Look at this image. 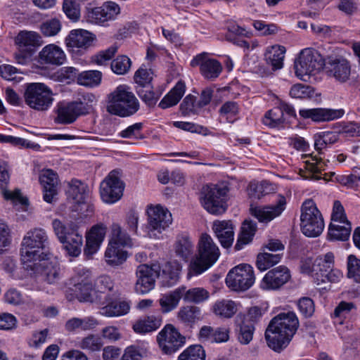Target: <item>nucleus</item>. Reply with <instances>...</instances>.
<instances>
[{"label": "nucleus", "mask_w": 360, "mask_h": 360, "mask_svg": "<svg viewBox=\"0 0 360 360\" xmlns=\"http://www.w3.org/2000/svg\"><path fill=\"white\" fill-rule=\"evenodd\" d=\"M300 326L298 318L293 311L281 312L274 317L265 331L267 345L275 352L285 348Z\"/></svg>", "instance_id": "1"}, {"label": "nucleus", "mask_w": 360, "mask_h": 360, "mask_svg": "<svg viewBox=\"0 0 360 360\" xmlns=\"http://www.w3.org/2000/svg\"><path fill=\"white\" fill-rule=\"evenodd\" d=\"M49 245V237L44 229L34 228L27 231L21 243L20 256L22 265L30 266L33 259L51 256L48 250Z\"/></svg>", "instance_id": "2"}, {"label": "nucleus", "mask_w": 360, "mask_h": 360, "mask_svg": "<svg viewBox=\"0 0 360 360\" xmlns=\"http://www.w3.org/2000/svg\"><path fill=\"white\" fill-rule=\"evenodd\" d=\"M139 103L126 85L118 86L108 96L107 111L120 117H128L136 113Z\"/></svg>", "instance_id": "3"}, {"label": "nucleus", "mask_w": 360, "mask_h": 360, "mask_svg": "<svg viewBox=\"0 0 360 360\" xmlns=\"http://www.w3.org/2000/svg\"><path fill=\"white\" fill-rule=\"evenodd\" d=\"M218 247L207 234H202L198 243V256L189 265L188 275H198L212 266L219 257Z\"/></svg>", "instance_id": "4"}, {"label": "nucleus", "mask_w": 360, "mask_h": 360, "mask_svg": "<svg viewBox=\"0 0 360 360\" xmlns=\"http://www.w3.org/2000/svg\"><path fill=\"white\" fill-rule=\"evenodd\" d=\"M227 193L226 186L207 184L201 189L200 202L210 214L220 215L224 214L228 207Z\"/></svg>", "instance_id": "5"}, {"label": "nucleus", "mask_w": 360, "mask_h": 360, "mask_svg": "<svg viewBox=\"0 0 360 360\" xmlns=\"http://www.w3.org/2000/svg\"><path fill=\"white\" fill-rule=\"evenodd\" d=\"M322 56L314 49L302 50L294 64L295 72L300 79L306 81L305 77L314 75L325 66Z\"/></svg>", "instance_id": "6"}, {"label": "nucleus", "mask_w": 360, "mask_h": 360, "mask_svg": "<svg viewBox=\"0 0 360 360\" xmlns=\"http://www.w3.org/2000/svg\"><path fill=\"white\" fill-rule=\"evenodd\" d=\"M300 220L302 233L308 237L319 236L324 229L322 214L311 199L304 202Z\"/></svg>", "instance_id": "7"}, {"label": "nucleus", "mask_w": 360, "mask_h": 360, "mask_svg": "<svg viewBox=\"0 0 360 360\" xmlns=\"http://www.w3.org/2000/svg\"><path fill=\"white\" fill-rule=\"evenodd\" d=\"M51 90L43 83H30L27 85L24 98L26 104L32 109L46 110L53 98Z\"/></svg>", "instance_id": "8"}, {"label": "nucleus", "mask_w": 360, "mask_h": 360, "mask_svg": "<svg viewBox=\"0 0 360 360\" xmlns=\"http://www.w3.org/2000/svg\"><path fill=\"white\" fill-rule=\"evenodd\" d=\"M51 257L33 259L30 266L22 265L23 268L37 279L53 284L60 278V267L57 262L50 261Z\"/></svg>", "instance_id": "9"}, {"label": "nucleus", "mask_w": 360, "mask_h": 360, "mask_svg": "<svg viewBox=\"0 0 360 360\" xmlns=\"http://www.w3.org/2000/svg\"><path fill=\"white\" fill-rule=\"evenodd\" d=\"M255 276L252 266L242 264L231 269L226 278V285L235 291H245L255 283Z\"/></svg>", "instance_id": "10"}, {"label": "nucleus", "mask_w": 360, "mask_h": 360, "mask_svg": "<svg viewBox=\"0 0 360 360\" xmlns=\"http://www.w3.org/2000/svg\"><path fill=\"white\" fill-rule=\"evenodd\" d=\"M160 267L158 264H139L136 269V282L134 290L136 293L144 295L155 287V279L159 276Z\"/></svg>", "instance_id": "11"}, {"label": "nucleus", "mask_w": 360, "mask_h": 360, "mask_svg": "<svg viewBox=\"0 0 360 360\" xmlns=\"http://www.w3.org/2000/svg\"><path fill=\"white\" fill-rule=\"evenodd\" d=\"M124 188V184L121 180L120 172L112 170L101 184V197L107 203H114L121 198Z\"/></svg>", "instance_id": "12"}, {"label": "nucleus", "mask_w": 360, "mask_h": 360, "mask_svg": "<svg viewBox=\"0 0 360 360\" xmlns=\"http://www.w3.org/2000/svg\"><path fill=\"white\" fill-rule=\"evenodd\" d=\"M185 337L172 324H167L158 333L157 341L162 352L170 355L185 343Z\"/></svg>", "instance_id": "13"}, {"label": "nucleus", "mask_w": 360, "mask_h": 360, "mask_svg": "<svg viewBox=\"0 0 360 360\" xmlns=\"http://www.w3.org/2000/svg\"><path fill=\"white\" fill-rule=\"evenodd\" d=\"M326 75L340 84L347 83L351 77V65L343 56H328L325 62Z\"/></svg>", "instance_id": "14"}, {"label": "nucleus", "mask_w": 360, "mask_h": 360, "mask_svg": "<svg viewBox=\"0 0 360 360\" xmlns=\"http://www.w3.org/2000/svg\"><path fill=\"white\" fill-rule=\"evenodd\" d=\"M146 212L150 231H156L160 233L167 229L172 222L170 212L160 205L148 206Z\"/></svg>", "instance_id": "15"}, {"label": "nucleus", "mask_w": 360, "mask_h": 360, "mask_svg": "<svg viewBox=\"0 0 360 360\" xmlns=\"http://www.w3.org/2000/svg\"><path fill=\"white\" fill-rule=\"evenodd\" d=\"M120 12V8L118 4L108 1L98 7L87 8L86 18L89 22L101 25L115 19Z\"/></svg>", "instance_id": "16"}, {"label": "nucleus", "mask_w": 360, "mask_h": 360, "mask_svg": "<svg viewBox=\"0 0 360 360\" xmlns=\"http://www.w3.org/2000/svg\"><path fill=\"white\" fill-rule=\"evenodd\" d=\"M286 198L283 195H277L275 203L268 206L251 207V214L260 222L267 223L279 217L286 207Z\"/></svg>", "instance_id": "17"}, {"label": "nucleus", "mask_w": 360, "mask_h": 360, "mask_svg": "<svg viewBox=\"0 0 360 360\" xmlns=\"http://www.w3.org/2000/svg\"><path fill=\"white\" fill-rule=\"evenodd\" d=\"M192 67L199 66L202 76L208 80L217 79L222 72L221 64L216 59L210 58L206 53L197 55L191 61Z\"/></svg>", "instance_id": "18"}, {"label": "nucleus", "mask_w": 360, "mask_h": 360, "mask_svg": "<svg viewBox=\"0 0 360 360\" xmlns=\"http://www.w3.org/2000/svg\"><path fill=\"white\" fill-rule=\"evenodd\" d=\"M89 107L82 105L77 101L70 102L67 104H60L58 106L56 122L60 124H71L79 116L88 114Z\"/></svg>", "instance_id": "19"}, {"label": "nucleus", "mask_w": 360, "mask_h": 360, "mask_svg": "<svg viewBox=\"0 0 360 360\" xmlns=\"http://www.w3.org/2000/svg\"><path fill=\"white\" fill-rule=\"evenodd\" d=\"M290 278L288 269L285 266H279L265 274L260 286L264 290H276L287 283Z\"/></svg>", "instance_id": "20"}, {"label": "nucleus", "mask_w": 360, "mask_h": 360, "mask_svg": "<svg viewBox=\"0 0 360 360\" xmlns=\"http://www.w3.org/2000/svg\"><path fill=\"white\" fill-rule=\"evenodd\" d=\"M118 296H111L106 295L102 297L103 303L98 304L103 307L100 309V314L105 316H120L127 314L130 309L129 304L126 301L115 302L113 300Z\"/></svg>", "instance_id": "21"}, {"label": "nucleus", "mask_w": 360, "mask_h": 360, "mask_svg": "<svg viewBox=\"0 0 360 360\" xmlns=\"http://www.w3.org/2000/svg\"><path fill=\"white\" fill-rule=\"evenodd\" d=\"M39 181L43 187L44 200L52 202L58 193V176L52 169H44L39 176Z\"/></svg>", "instance_id": "22"}, {"label": "nucleus", "mask_w": 360, "mask_h": 360, "mask_svg": "<svg viewBox=\"0 0 360 360\" xmlns=\"http://www.w3.org/2000/svg\"><path fill=\"white\" fill-rule=\"evenodd\" d=\"M94 35L84 30H73L65 38V44L72 51L75 49H86L91 46Z\"/></svg>", "instance_id": "23"}, {"label": "nucleus", "mask_w": 360, "mask_h": 360, "mask_svg": "<svg viewBox=\"0 0 360 360\" xmlns=\"http://www.w3.org/2000/svg\"><path fill=\"white\" fill-rule=\"evenodd\" d=\"M300 115L304 119H311L314 122H328L341 117L344 110L327 108L302 109Z\"/></svg>", "instance_id": "24"}, {"label": "nucleus", "mask_w": 360, "mask_h": 360, "mask_svg": "<svg viewBox=\"0 0 360 360\" xmlns=\"http://www.w3.org/2000/svg\"><path fill=\"white\" fill-rule=\"evenodd\" d=\"M234 227L230 220H215L212 224V230L222 247L230 248L234 239Z\"/></svg>", "instance_id": "25"}, {"label": "nucleus", "mask_w": 360, "mask_h": 360, "mask_svg": "<svg viewBox=\"0 0 360 360\" xmlns=\"http://www.w3.org/2000/svg\"><path fill=\"white\" fill-rule=\"evenodd\" d=\"M106 226L102 224L92 226L86 236V245L84 250L86 255L91 256L98 251L104 240Z\"/></svg>", "instance_id": "26"}, {"label": "nucleus", "mask_w": 360, "mask_h": 360, "mask_svg": "<svg viewBox=\"0 0 360 360\" xmlns=\"http://www.w3.org/2000/svg\"><path fill=\"white\" fill-rule=\"evenodd\" d=\"M41 63L59 66L66 60V56L58 46L51 44L45 46L39 53Z\"/></svg>", "instance_id": "27"}, {"label": "nucleus", "mask_w": 360, "mask_h": 360, "mask_svg": "<svg viewBox=\"0 0 360 360\" xmlns=\"http://www.w3.org/2000/svg\"><path fill=\"white\" fill-rule=\"evenodd\" d=\"M173 250L176 257L188 262L195 251L194 242L188 234H179L174 241Z\"/></svg>", "instance_id": "28"}, {"label": "nucleus", "mask_w": 360, "mask_h": 360, "mask_svg": "<svg viewBox=\"0 0 360 360\" xmlns=\"http://www.w3.org/2000/svg\"><path fill=\"white\" fill-rule=\"evenodd\" d=\"M9 174L6 169L0 167V192L6 200H12L14 203H19L26 206L28 200L22 196L19 190L10 191L7 190V185L9 181Z\"/></svg>", "instance_id": "29"}, {"label": "nucleus", "mask_w": 360, "mask_h": 360, "mask_svg": "<svg viewBox=\"0 0 360 360\" xmlns=\"http://www.w3.org/2000/svg\"><path fill=\"white\" fill-rule=\"evenodd\" d=\"M126 248L108 243L104 254L105 263L112 267L123 264L129 257Z\"/></svg>", "instance_id": "30"}, {"label": "nucleus", "mask_w": 360, "mask_h": 360, "mask_svg": "<svg viewBox=\"0 0 360 360\" xmlns=\"http://www.w3.org/2000/svg\"><path fill=\"white\" fill-rule=\"evenodd\" d=\"M285 51V48L280 45H274L266 49L264 54L265 60L273 71L283 68Z\"/></svg>", "instance_id": "31"}, {"label": "nucleus", "mask_w": 360, "mask_h": 360, "mask_svg": "<svg viewBox=\"0 0 360 360\" xmlns=\"http://www.w3.org/2000/svg\"><path fill=\"white\" fill-rule=\"evenodd\" d=\"M76 297L80 302L103 303L101 295H96L92 283H76L74 285Z\"/></svg>", "instance_id": "32"}, {"label": "nucleus", "mask_w": 360, "mask_h": 360, "mask_svg": "<svg viewBox=\"0 0 360 360\" xmlns=\"http://www.w3.org/2000/svg\"><path fill=\"white\" fill-rule=\"evenodd\" d=\"M94 289L96 295L104 297L106 295L118 296L119 293L115 288L113 280L108 275H101L94 281Z\"/></svg>", "instance_id": "33"}, {"label": "nucleus", "mask_w": 360, "mask_h": 360, "mask_svg": "<svg viewBox=\"0 0 360 360\" xmlns=\"http://www.w3.org/2000/svg\"><path fill=\"white\" fill-rule=\"evenodd\" d=\"M67 193L68 197L72 198L77 204H85L89 196L87 186L77 179H72L69 183V188Z\"/></svg>", "instance_id": "34"}, {"label": "nucleus", "mask_w": 360, "mask_h": 360, "mask_svg": "<svg viewBox=\"0 0 360 360\" xmlns=\"http://www.w3.org/2000/svg\"><path fill=\"white\" fill-rule=\"evenodd\" d=\"M185 289V287L178 288L169 293L161 296L159 302L162 312H169L177 307L179 300L183 297Z\"/></svg>", "instance_id": "35"}, {"label": "nucleus", "mask_w": 360, "mask_h": 360, "mask_svg": "<svg viewBox=\"0 0 360 360\" xmlns=\"http://www.w3.org/2000/svg\"><path fill=\"white\" fill-rule=\"evenodd\" d=\"M185 91L184 82H178L170 91L163 97L159 103V107L165 109L176 105L184 96Z\"/></svg>", "instance_id": "36"}, {"label": "nucleus", "mask_w": 360, "mask_h": 360, "mask_svg": "<svg viewBox=\"0 0 360 360\" xmlns=\"http://www.w3.org/2000/svg\"><path fill=\"white\" fill-rule=\"evenodd\" d=\"M352 226L349 221L330 223L328 228V238L330 240H347L351 233Z\"/></svg>", "instance_id": "37"}, {"label": "nucleus", "mask_w": 360, "mask_h": 360, "mask_svg": "<svg viewBox=\"0 0 360 360\" xmlns=\"http://www.w3.org/2000/svg\"><path fill=\"white\" fill-rule=\"evenodd\" d=\"M255 326L252 323L238 317L236 326V333L238 341L243 345L249 344L253 338Z\"/></svg>", "instance_id": "38"}, {"label": "nucleus", "mask_w": 360, "mask_h": 360, "mask_svg": "<svg viewBox=\"0 0 360 360\" xmlns=\"http://www.w3.org/2000/svg\"><path fill=\"white\" fill-rule=\"evenodd\" d=\"M306 172H303L302 176L305 179L319 180L322 177L319 175L321 171L325 170L326 164L322 160L321 158L315 157L311 159V161L307 160L305 162ZM302 172V171H301Z\"/></svg>", "instance_id": "39"}, {"label": "nucleus", "mask_w": 360, "mask_h": 360, "mask_svg": "<svg viewBox=\"0 0 360 360\" xmlns=\"http://www.w3.org/2000/svg\"><path fill=\"white\" fill-rule=\"evenodd\" d=\"M15 44L19 47H36L42 44L43 41L40 34L33 31H20L15 39Z\"/></svg>", "instance_id": "40"}, {"label": "nucleus", "mask_w": 360, "mask_h": 360, "mask_svg": "<svg viewBox=\"0 0 360 360\" xmlns=\"http://www.w3.org/2000/svg\"><path fill=\"white\" fill-rule=\"evenodd\" d=\"M257 231L256 223L245 220L242 224L240 233L235 245V249L237 250H241L244 245L250 243L255 234Z\"/></svg>", "instance_id": "41"}, {"label": "nucleus", "mask_w": 360, "mask_h": 360, "mask_svg": "<svg viewBox=\"0 0 360 360\" xmlns=\"http://www.w3.org/2000/svg\"><path fill=\"white\" fill-rule=\"evenodd\" d=\"M108 243L124 248H131L133 245L131 238L118 224L111 226V236Z\"/></svg>", "instance_id": "42"}, {"label": "nucleus", "mask_w": 360, "mask_h": 360, "mask_svg": "<svg viewBox=\"0 0 360 360\" xmlns=\"http://www.w3.org/2000/svg\"><path fill=\"white\" fill-rule=\"evenodd\" d=\"M60 242L69 255L77 257L81 253L83 238L78 231L72 232L70 236Z\"/></svg>", "instance_id": "43"}, {"label": "nucleus", "mask_w": 360, "mask_h": 360, "mask_svg": "<svg viewBox=\"0 0 360 360\" xmlns=\"http://www.w3.org/2000/svg\"><path fill=\"white\" fill-rule=\"evenodd\" d=\"M161 323V318L150 316L136 321L133 326V329L137 333H146L157 330Z\"/></svg>", "instance_id": "44"}, {"label": "nucleus", "mask_w": 360, "mask_h": 360, "mask_svg": "<svg viewBox=\"0 0 360 360\" xmlns=\"http://www.w3.org/2000/svg\"><path fill=\"white\" fill-rule=\"evenodd\" d=\"M335 265V255L332 252L319 255L315 259L316 273L313 275L314 278L323 273L330 271Z\"/></svg>", "instance_id": "45"}, {"label": "nucleus", "mask_w": 360, "mask_h": 360, "mask_svg": "<svg viewBox=\"0 0 360 360\" xmlns=\"http://www.w3.org/2000/svg\"><path fill=\"white\" fill-rule=\"evenodd\" d=\"M52 227L59 241H63V240L67 238L72 232L78 231V226L74 222L65 224L58 219L53 220Z\"/></svg>", "instance_id": "46"}, {"label": "nucleus", "mask_w": 360, "mask_h": 360, "mask_svg": "<svg viewBox=\"0 0 360 360\" xmlns=\"http://www.w3.org/2000/svg\"><path fill=\"white\" fill-rule=\"evenodd\" d=\"M314 148L321 150L329 145H332L339 139V134L335 131H323L316 134L314 136Z\"/></svg>", "instance_id": "47"}, {"label": "nucleus", "mask_w": 360, "mask_h": 360, "mask_svg": "<svg viewBox=\"0 0 360 360\" xmlns=\"http://www.w3.org/2000/svg\"><path fill=\"white\" fill-rule=\"evenodd\" d=\"M102 73L98 70H88L79 73L77 76V83L87 87H94L100 84Z\"/></svg>", "instance_id": "48"}, {"label": "nucleus", "mask_w": 360, "mask_h": 360, "mask_svg": "<svg viewBox=\"0 0 360 360\" xmlns=\"http://www.w3.org/2000/svg\"><path fill=\"white\" fill-rule=\"evenodd\" d=\"M213 311L216 315L220 317L231 318L237 311V307L233 301L223 300L214 304Z\"/></svg>", "instance_id": "49"}, {"label": "nucleus", "mask_w": 360, "mask_h": 360, "mask_svg": "<svg viewBox=\"0 0 360 360\" xmlns=\"http://www.w3.org/2000/svg\"><path fill=\"white\" fill-rule=\"evenodd\" d=\"M285 122L286 118L278 105L267 111L263 118V123L271 128L281 126Z\"/></svg>", "instance_id": "50"}, {"label": "nucleus", "mask_w": 360, "mask_h": 360, "mask_svg": "<svg viewBox=\"0 0 360 360\" xmlns=\"http://www.w3.org/2000/svg\"><path fill=\"white\" fill-rule=\"evenodd\" d=\"M282 254L259 253L257 257V266L260 271H265L280 262Z\"/></svg>", "instance_id": "51"}, {"label": "nucleus", "mask_w": 360, "mask_h": 360, "mask_svg": "<svg viewBox=\"0 0 360 360\" xmlns=\"http://www.w3.org/2000/svg\"><path fill=\"white\" fill-rule=\"evenodd\" d=\"M39 29L44 36L51 37L56 36L60 32L62 23L59 19L53 18L42 22Z\"/></svg>", "instance_id": "52"}, {"label": "nucleus", "mask_w": 360, "mask_h": 360, "mask_svg": "<svg viewBox=\"0 0 360 360\" xmlns=\"http://www.w3.org/2000/svg\"><path fill=\"white\" fill-rule=\"evenodd\" d=\"M117 51V46H111L108 49L101 51L91 57V63L98 66L106 65Z\"/></svg>", "instance_id": "53"}, {"label": "nucleus", "mask_w": 360, "mask_h": 360, "mask_svg": "<svg viewBox=\"0 0 360 360\" xmlns=\"http://www.w3.org/2000/svg\"><path fill=\"white\" fill-rule=\"evenodd\" d=\"M184 300L188 302L200 303L209 297V292L202 288H193L184 291Z\"/></svg>", "instance_id": "54"}, {"label": "nucleus", "mask_w": 360, "mask_h": 360, "mask_svg": "<svg viewBox=\"0 0 360 360\" xmlns=\"http://www.w3.org/2000/svg\"><path fill=\"white\" fill-rule=\"evenodd\" d=\"M205 352L199 345L190 346L178 357V360H205Z\"/></svg>", "instance_id": "55"}, {"label": "nucleus", "mask_w": 360, "mask_h": 360, "mask_svg": "<svg viewBox=\"0 0 360 360\" xmlns=\"http://www.w3.org/2000/svg\"><path fill=\"white\" fill-rule=\"evenodd\" d=\"M131 60L126 56H119L110 64L111 70L117 75H124L131 67Z\"/></svg>", "instance_id": "56"}, {"label": "nucleus", "mask_w": 360, "mask_h": 360, "mask_svg": "<svg viewBox=\"0 0 360 360\" xmlns=\"http://www.w3.org/2000/svg\"><path fill=\"white\" fill-rule=\"evenodd\" d=\"M274 190L273 185L267 181L259 184H251L249 187V195L259 199Z\"/></svg>", "instance_id": "57"}, {"label": "nucleus", "mask_w": 360, "mask_h": 360, "mask_svg": "<svg viewBox=\"0 0 360 360\" xmlns=\"http://www.w3.org/2000/svg\"><path fill=\"white\" fill-rule=\"evenodd\" d=\"M79 347L84 350L96 352L101 350L103 347V344L99 338L91 334L84 338L79 342Z\"/></svg>", "instance_id": "58"}, {"label": "nucleus", "mask_w": 360, "mask_h": 360, "mask_svg": "<svg viewBox=\"0 0 360 360\" xmlns=\"http://www.w3.org/2000/svg\"><path fill=\"white\" fill-rule=\"evenodd\" d=\"M200 316V309L194 306H186L180 309L178 317L184 323H192Z\"/></svg>", "instance_id": "59"}, {"label": "nucleus", "mask_w": 360, "mask_h": 360, "mask_svg": "<svg viewBox=\"0 0 360 360\" xmlns=\"http://www.w3.org/2000/svg\"><path fill=\"white\" fill-rule=\"evenodd\" d=\"M347 275L356 282H360V259L354 255H349L347 257Z\"/></svg>", "instance_id": "60"}, {"label": "nucleus", "mask_w": 360, "mask_h": 360, "mask_svg": "<svg viewBox=\"0 0 360 360\" xmlns=\"http://www.w3.org/2000/svg\"><path fill=\"white\" fill-rule=\"evenodd\" d=\"M180 110L184 115L198 113L200 107L195 103V96L191 94L186 96L180 105Z\"/></svg>", "instance_id": "61"}, {"label": "nucleus", "mask_w": 360, "mask_h": 360, "mask_svg": "<svg viewBox=\"0 0 360 360\" xmlns=\"http://www.w3.org/2000/svg\"><path fill=\"white\" fill-rule=\"evenodd\" d=\"M342 277V273L338 269L333 268L330 269V271H327L325 273H323L320 276H317L315 277V282L319 285L322 283H326L327 281L330 283H336L340 280Z\"/></svg>", "instance_id": "62"}, {"label": "nucleus", "mask_w": 360, "mask_h": 360, "mask_svg": "<svg viewBox=\"0 0 360 360\" xmlns=\"http://www.w3.org/2000/svg\"><path fill=\"white\" fill-rule=\"evenodd\" d=\"M63 10L67 17L73 21H77L80 16L79 5L73 0H64Z\"/></svg>", "instance_id": "63"}, {"label": "nucleus", "mask_w": 360, "mask_h": 360, "mask_svg": "<svg viewBox=\"0 0 360 360\" xmlns=\"http://www.w3.org/2000/svg\"><path fill=\"white\" fill-rule=\"evenodd\" d=\"M314 90L310 86L297 84L291 87L290 94L293 98H306L313 96Z\"/></svg>", "instance_id": "64"}]
</instances>
